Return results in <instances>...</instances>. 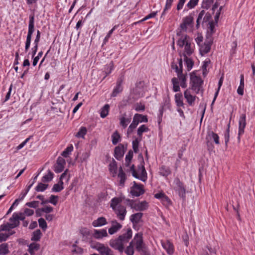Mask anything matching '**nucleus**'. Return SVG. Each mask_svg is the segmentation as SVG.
Segmentation results:
<instances>
[{
    "mask_svg": "<svg viewBox=\"0 0 255 255\" xmlns=\"http://www.w3.org/2000/svg\"><path fill=\"white\" fill-rule=\"evenodd\" d=\"M132 235V230L130 228H128L126 233L119 236L115 239H112L110 241L109 244L111 247L115 250L123 253L124 250L125 244L128 242L131 238Z\"/></svg>",
    "mask_w": 255,
    "mask_h": 255,
    "instance_id": "f257e3e1",
    "label": "nucleus"
},
{
    "mask_svg": "<svg viewBox=\"0 0 255 255\" xmlns=\"http://www.w3.org/2000/svg\"><path fill=\"white\" fill-rule=\"evenodd\" d=\"M122 196L113 198L110 203V207L113 210L120 220L123 221L127 214L126 208L120 204L124 200Z\"/></svg>",
    "mask_w": 255,
    "mask_h": 255,
    "instance_id": "f03ea898",
    "label": "nucleus"
},
{
    "mask_svg": "<svg viewBox=\"0 0 255 255\" xmlns=\"http://www.w3.org/2000/svg\"><path fill=\"white\" fill-rule=\"evenodd\" d=\"M144 161L142 159L141 163L138 165L137 169L135 170L134 165L130 167V171H131L132 175L135 178L140 179V180L145 182L147 180V173L144 166Z\"/></svg>",
    "mask_w": 255,
    "mask_h": 255,
    "instance_id": "7ed1b4c3",
    "label": "nucleus"
},
{
    "mask_svg": "<svg viewBox=\"0 0 255 255\" xmlns=\"http://www.w3.org/2000/svg\"><path fill=\"white\" fill-rule=\"evenodd\" d=\"M190 76L192 89L198 94L202 88L203 81L200 77L197 76L194 72L191 73Z\"/></svg>",
    "mask_w": 255,
    "mask_h": 255,
    "instance_id": "20e7f679",
    "label": "nucleus"
},
{
    "mask_svg": "<svg viewBox=\"0 0 255 255\" xmlns=\"http://www.w3.org/2000/svg\"><path fill=\"white\" fill-rule=\"evenodd\" d=\"M34 31V14L30 15L28 24V30L26 37L25 46V51L26 52L29 49L30 45L32 34Z\"/></svg>",
    "mask_w": 255,
    "mask_h": 255,
    "instance_id": "39448f33",
    "label": "nucleus"
},
{
    "mask_svg": "<svg viewBox=\"0 0 255 255\" xmlns=\"http://www.w3.org/2000/svg\"><path fill=\"white\" fill-rule=\"evenodd\" d=\"M91 248L98 251L101 255H114V252L108 246L105 245L97 243L91 245Z\"/></svg>",
    "mask_w": 255,
    "mask_h": 255,
    "instance_id": "423d86ee",
    "label": "nucleus"
},
{
    "mask_svg": "<svg viewBox=\"0 0 255 255\" xmlns=\"http://www.w3.org/2000/svg\"><path fill=\"white\" fill-rule=\"evenodd\" d=\"M132 241H133V245H135V249L138 252H144L145 246L143 243L142 233H139L136 234Z\"/></svg>",
    "mask_w": 255,
    "mask_h": 255,
    "instance_id": "0eeeda50",
    "label": "nucleus"
},
{
    "mask_svg": "<svg viewBox=\"0 0 255 255\" xmlns=\"http://www.w3.org/2000/svg\"><path fill=\"white\" fill-rule=\"evenodd\" d=\"M174 183L175 184V190L178 192L179 195L180 197L184 198L185 197L186 190L183 183L178 178L175 179Z\"/></svg>",
    "mask_w": 255,
    "mask_h": 255,
    "instance_id": "6e6552de",
    "label": "nucleus"
},
{
    "mask_svg": "<svg viewBox=\"0 0 255 255\" xmlns=\"http://www.w3.org/2000/svg\"><path fill=\"white\" fill-rule=\"evenodd\" d=\"M127 149V145L125 146L123 144H119L115 148L114 156L118 160H120L123 157L124 153Z\"/></svg>",
    "mask_w": 255,
    "mask_h": 255,
    "instance_id": "1a4fd4ad",
    "label": "nucleus"
},
{
    "mask_svg": "<svg viewBox=\"0 0 255 255\" xmlns=\"http://www.w3.org/2000/svg\"><path fill=\"white\" fill-rule=\"evenodd\" d=\"M143 185H138L135 182H133V186L131 187L130 193L133 196L138 197L144 193Z\"/></svg>",
    "mask_w": 255,
    "mask_h": 255,
    "instance_id": "9d476101",
    "label": "nucleus"
},
{
    "mask_svg": "<svg viewBox=\"0 0 255 255\" xmlns=\"http://www.w3.org/2000/svg\"><path fill=\"white\" fill-rule=\"evenodd\" d=\"M239 125L238 139H240L241 135L244 132V129L246 126V116L245 114L241 115Z\"/></svg>",
    "mask_w": 255,
    "mask_h": 255,
    "instance_id": "9b49d317",
    "label": "nucleus"
},
{
    "mask_svg": "<svg viewBox=\"0 0 255 255\" xmlns=\"http://www.w3.org/2000/svg\"><path fill=\"white\" fill-rule=\"evenodd\" d=\"M213 43V38L207 39L206 40L203 45L200 48V52L203 56L208 53L211 49V46Z\"/></svg>",
    "mask_w": 255,
    "mask_h": 255,
    "instance_id": "f8f14e48",
    "label": "nucleus"
},
{
    "mask_svg": "<svg viewBox=\"0 0 255 255\" xmlns=\"http://www.w3.org/2000/svg\"><path fill=\"white\" fill-rule=\"evenodd\" d=\"M161 243L162 247L166 250L168 255H171L174 253V248L173 245L169 240L165 241H161Z\"/></svg>",
    "mask_w": 255,
    "mask_h": 255,
    "instance_id": "ddd939ff",
    "label": "nucleus"
},
{
    "mask_svg": "<svg viewBox=\"0 0 255 255\" xmlns=\"http://www.w3.org/2000/svg\"><path fill=\"white\" fill-rule=\"evenodd\" d=\"M123 81V78L120 77L119 79H118L117 82V85L115 89H114L112 94L111 97H116L118 94L121 93L123 91V87L122 86V84Z\"/></svg>",
    "mask_w": 255,
    "mask_h": 255,
    "instance_id": "4468645a",
    "label": "nucleus"
},
{
    "mask_svg": "<svg viewBox=\"0 0 255 255\" xmlns=\"http://www.w3.org/2000/svg\"><path fill=\"white\" fill-rule=\"evenodd\" d=\"M193 19V17L191 15L186 16L183 19V22L180 24L181 29L186 31L187 26L192 24Z\"/></svg>",
    "mask_w": 255,
    "mask_h": 255,
    "instance_id": "2eb2a0df",
    "label": "nucleus"
},
{
    "mask_svg": "<svg viewBox=\"0 0 255 255\" xmlns=\"http://www.w3.org/2000/svg\"><path fill=\"white\" fill-rule=\"evenodd\" d=\"M65 164V160L62 157H58L57 160L56 165L54 168L55 172L56 173H60L62 172L64 169Z\"/></svg>",
    "mask_w": 255,
    "mask_h": 255,
    "instance_id": "dca6fc26",
    "label": "nucleus"
},
{
    "mask_svg": "<svg viewBox=\"0 0 255 255\" xmlns=\"http://www.w3.org/2000/svg\"><path fill=\"white\" fill-rule=\"evenodd\" d=\"M111 223L112 227L109 229V233L110 235H113L122 228V225L116 220H113Z\"/></svg>",
    "mask_w": 255,
    "mask_h": 255,
    "instance_id": "f3484780",
    "label": "nucleus"
},
{
    "mask_svg": "<svg viewBox=\"0 0 255 255\" xmlns=\"http://www.w3.org/2000/svg\"><path fill=\"white\" fill-rule=\"evenodd\" d=\"M92 236L96 239H101L103 237L108 236V233L106 230H94Z\"/></svg>",
    "mask_w": 255,
    "mask_h": 255,
    "instance_id": "a211bd4d",
    "label": "nucleus"
},
{
    "mask_svg": "<svg viewBox=\"0 0 255 255\" xmlns=\"http://www.w3.org/2000/svg\"><path fill=\"white\" fill-rule=\"evenodd\" d=\"M184 95L189 105H192L195 101L196 96L192 95L188 89L185 90Z\"/></svg>",
    "mask_w": 255,
    "mask_h": 255,
    "instance_id": "6ab92c4d",
    "label": "nucleus"
},
{
    "mask_svg": "<svg viewBox=\"0 0 255 255\" xmlns=\"http://www.w3.org/2000/svg\"><path fill=\"white\" fill-rule=\"evenodd\" d=\"M159 170V174L164 177H167L171 173L169 167L164 165L160 167Z\"/></svg>",
    "mask_w": 255,
    "mask_h": 255,
    "instance_id": "aec40b11",
    "label": "nucleus"
},
{
    "mask_svg": "<svg viewBox=\"0 0 255 255\" xmlns=\"http://www.w3.org/2000/svg\"><path fill=\"white\" fill-rule=\"evenodd\" d=\"M107 224V220L105 217H99L92 222V225L94 227H101L106 225Z\"/></svg>",
    "mask_w": 255,
    "mask_h": 255,
    "instance_id": "412c9836",
    "label": "nucleus"
},
{
    "mask_svg": "<svg viewBox=\"0 0 255 255\" xmlns=\"http://www.w3.org/2000/svg\"><path fill=\"white\" fill-rule=\"evenodd\" d=\"M190 40L189 37L187 35H182L177 41V44L180 47H183L184 45H185L187 42H188Z\"/></svg>",
    "mask_w": 255,
    "mask_h": 255,
    "instance_id": "4be33fe9",
    "label": "nucleus"
},
{
    "mask_svg": "<svg viewBox=\"0 0 255 255\" xmlns=\"http://www.w3.org/2000/svg\"><path fill=\"white\" fill-rule=\"evenodd\" d=\"M143 214L142 213H137L132 214L130 216V220L133 224L138 223L142 217Z\"/></svg>",
    "mask_w": 255,
    "mask_h": 255,
    "instance_id": "5701e85b",
    "label": "nucleus"
},
{
    "mask_svg": "<svg viewBox=\"0 0 255 255\" xmlns=\"http://www.w3.org/2000/svg\"><path fill=\"white\" fill-rule=\"evenodd\" d=\"M118 176L120 179V185L122 186H124L125 182L126 180V174L123 171L122 167H120L119 168V172Z\"/></svg>",
    "mask_w": 255,
    "mask_h": 255,
    "instance_id": "b1692460",
    "label": "nucleus"
},
{
    "mask_svg": "<svg viewBox=\"0 0 255 255\" xmlns=\"http://www.w3.org/2000/svg\"><path fill=\"white\" fill-rule=\"evenodd\" d=\"M184 60L185 62L187 69L189 71L193 67L194 61L191 58H188L185 54L184 55Z\"/></svg>",
    "mask_w": 255,
    "mask_h": 255,
    "instance_id": "393cba45",
    "label": "nucleus"
},
{
    "mask_svg": "<svg viewBox=\"0 0 255 255\" xmlns=\"http://www.w3.org/2000/svg\"><path fill=\"white\" fill-rule=\"evenodd\" d=\"M208 31L207 32V39L212 38V35L215 33V26L213 21L208 23Z\"/></svg>",
    "mask_w": 255,
    "mask_h": 255,
    "instance_id": "a878e982",
    "label": "nucleus"
},
{
    "mask_svg": "<svg viewBox=\"0 0 255 255\" xmlns=\"http://www.w3.org/2000/svg\"><path fill=\"white\" fill-rule=\"evenodd\" d=\"M147 208V203L145 201L135 203L134 209L136 211H144Z\"/></svg>",
    "mask_w": 255,
    "mask_h": 255,
    "instance_id": "bb28decb",
    "label": "nucleus"
},
{
    "mask_svg": "<svg viewBox=\"0 0 255 255\" xmlns=\"http://www.w3.org/2000/svg\"><path fill=\"white\" fill-rule=\"evenodd\" d=\"M16 225L10 223H6V224H2L0 226L1 230L2 231H9L10 229L16 228Z\"/></svg>",
    "mask_w": 255,
    "mask_h": 255,
    "instance_id": "cd10ccee",
    "label": "nucleus"
},
{
    "mask_svg": "<svg viewBox=\"0 0 255 255\" xmlns=\"http://www.w3.org/2000/svg\"><path fill=\"white\" fill-rule=\"evenodd\" d=\"M178 78L181 80L180 86L183 88H185L187 87L186 84V75L183 74V73L181 74V72L180 73H178Z\"/></svg>",
    "mask_w": 255,
    "mask_h": 255,
    "instance_id": "c85d7f7f",
    "label": "nucleus"
},
{
    "mask_svg": "<svg viewBox=\"0 0 255 255\" xmlns=\"http://www.w3.org/2000/svg\"><path fill=\"white\" fill-rule=\"evenodd\" d=\"M175 100L176 104V105L180 107H183L184 105V103L183 102V98L182 95L180 93L176 94L175 95Z\"/></svg>",
    "mask_w": 255,
    "mask_h": 255,
    "instance_id": "c756f323",
    "label": "nucleus"
},
{
    "mask_svg": "<svg viewBox=\"0 0 255 255\" xmlns=\"http://www.w3.org/2000/svg\"><path fill=\"white\" fill-rule=\"evenodd\" d=\"M112 143L116 145L121 140V136L118 131H115L112 135Z\"/></svg>",
    "mask_w": 255,
    "mask_h": 255,
    "instance_id": "7c9ffc66",
    "label": "nucleus"
},
{
    "mask_svg": "<svg viewBox=\"0 0 255 255\" xmlns=\"http://www.w3.org/2000/svg\"><path fill=\"white\" fill-rule=\"evenodd\" d=\"M110 106L106 104L101 110L100 116L102 118H104L107 116L109 114Z\"/></svg>",
    "mask_w": 255,
    "mask_h": 255,
    "instance_id": "2f4dec72",
    "label": "nucleus"
},
{
    "mask_svg": "<svg viewBox=\"0 0 255 255\" xmlns=\"http://www.w3.org/2000/svg\"><path fill=\"white\" fill-rule=\"evenodd\" d=\"M41 236V231L39 229H37L33 233L31 239L33 241H38L40 239Z\"/></svg>",
    "mask_w": 255,
    "mask_h": 255,
    "instance_id": "473e14b6",
    "label": "nucleus"
},
{
    "mask_svg": "<svg viewBox=\"0 0 255 255\" xmlns=\"http://www.w3.org/2000/svg\"><path fill=\"white\" fill-rule=\"evenodd\" d=\"M63 182L62 180H60L59 183L55 184L53 185L52 189L53 192H59L61 191L63 188Z\"/></svg>",
    "mask_w": 255,
    "mask_h": 255,
    "instance_id": "72a5a7b5",
    "label": "nucleus"
},
{
    "mask_svg": "<svg viewBox=\"0 0 255 255\" xmlns=\"http://www.w3.org/2000/svg\"><path fill=\"white\" fill-rule=\"evenodd\" d=\"M133 241H131L128 246L127 247L125 250V253L127 255H133L134 249H133Z\"/></svg>",
    "mask_w": 255,
    "mask_h": 255,
    "instance_id": "f704fd0d",
    "label": "nucleus"
},
{
    "mask_svg": "<svg viewBox=\"0 0 255 255\" xmlns=\"http://www.w3.org/2000/svg\"><path fill=\"white\" fill-rule=\"evenodd\" d=\"M223 80H224V76H223V75L221 76V77L220 78L219 81V82H218V88L217 89V91L216 92L215 94V95H214V99L212 101V105L214 104L216 98H217V97L218 96V94H219V90L220 89V88L222 86V84H223Z\"/></svg>",
    "mask_w": 255,
    "mask_h": 255,
    "instance_id": "c9c22d12",
    "label": "nucleus"
},
{
    "mask_svg": "<svg viewBox=\"0 0 255 255\" xmlns=\"http://www.w3.org/2000/svg\"><path fill=\"white\" fill-rule=\"evenodd\" d=\"M9 253L8 245L3 243L0 245V255H5Z\"/></svg>",
    "mask_w": 255,
    "mask_h": 255,
    "instance_id": "e433bc0d",
    "label": "nucleus"
},
{
    "mask_svg": "<svg viewBox=\"0 0 255 255\" xmlns=\"http://www.w3.org/2000/svg\"><path fill=\"white\" fill-rule=\"evenodd\" d=\"M53 178V173L50 170L47 174L45 175L42 178V181L43 182H48L52 180Z\"/></svg>",
    "mask_w": 255,
    "mask_h": 255,
    "instance_id": "4c0bfd02",
    "label": "nucleus"
},
{
    "mask_svg": "<svg viewBox=\"0 0 255 255\" xmlns=\"http://www.w3.org/2000/svg\"><path fill=\"white\" fill-rule=\"evenodd\" d=\"M134 116L139 123L142 122L147 123L148 122V119L146 116L139 114H135Z\"/></svg>",
    "mask_w": 255,
    "mask_h": 255,
    "instance_id": "58836bf2",
    "label": "nucleus"
},
{
    "mask_svg": "<svg viewBox=\"0 0 255 255\" xmlns=\"http://www.w3.org/2000/svg\"><path fill=\"white\" fill-rule=\"evenodd\" d=\"M109 170L114 174L113 176H114L115 174H116L117 172V164L116 161L114 159L109 165Z\"/></svg>",
    "mask_w": 255,
    "mask_h": 255,
    "instance_id": "ea45409f",
    "label": "nucleus"
},
{
    "mask_svg": "<svg viewBox=\"0 0 255 255\" xmlns=\"http://www.w3.org/2000/svg\"><path fill=\"white\" fill-rule=\"evenodd\" d=\"M172 83L173 84V90L174 92H178L180 91V87L179 86L178 79L177 78H173L172 79Z\"/></svg>",
    "mask_w": 255,
    "mask_h": 255,
    "instance_id": "a19ab883",
    "label": "nucleus"
},
{
    "mask_svg": "<svg viewBox=\"0 0 255 255\" xmlns=\"http://www.w3.org/2000/svg\"><path fill=\"white\" fill-rule=\"evenodd\" d=\"M18 216L16 213H14L11 217L10 218L9 221L10 223L15 224L16 225V227H18L19 225L20 222L18 221Z\"/></svg>",
    "mask_w": 255,
    "mask_h": 255,
    "instance_id": "79ce46f5",
    "label": "nucleus"
},
{
    "mask_svg": "<svg viewBox=\"0 0 255 255\" xmlns=\"http://www.w3.org/2000/svg\"><path fill=\"white\" fill-rule=\"evenodd\" d=\"M208 136L212 137L216 144H219V137L217 134L214 132L213 131H209L208 132Z\"/></svg>",
    "mask_w": 255,
    "mask_h": 255,
    "instance_id": "37998d69",
    "label": "nucleus"
},
{
    "mask_svg": "<svg viewBox=\"0 0 255 255\" xmlns=\"http://www.w3.org/2000/svg\"><path fill=\"white\" fill-rule=\"evenodd\" d=\"M149 130L148 128L144 125H142L140 126L137 129V135L141 137L142 135L143 132H147Z\"/></svg>",
    "mask_w": 255,
    "mask_h": 255,
    "instance_id": "c03bdc74",
    "label": "nucleus"
},
{
    "mask_svg": "<svg viewBox=\"0 0 255 255\" xmlns=\"http://www.w3.org/2000/svg\"><path fill=\"white\" fill-rule=\"evenodd\" d=\"M133 157V152L131 150H130L128 154L126 155L125 160H126V165L127 166H128L130 163V161Z\"/></svg>",
    "mask_w": 255,
    "mask_h": 255,
    "instance_id": "a18cd8bd",
    "label": "nucleus"
},
{
    "mask_svg": "<svg viewBox=\"0 0 255 255\" xmlns=\"http://www.w3.org/2000/svg\"><path fill=\"white\" fill-rule=\"evenodd\" d=\"M130 119L122 117L120 118V125L125 128L128 125L130 122Z\"/></svg>",
    "mask_w": 255,
    "mask_h": 255,
    "instance_id": "49530a36",
    "label": "nucleus"
},
{
    "mask_svg": "<svg viewBox=\"0 0 255 255\" xmlns=\"http://www.w3.org/2000/svg\"><path fill=\"white\" fill-rule=\"evenodd\" d=\"M87 128L85 127H81L79 131L76 133V136L77 137L84 138V135L87 133Z\"/></svg>",
    "mask_w": 255,
    "mask_h": 255,
    "instance_id": "de8ad7c7",
    "label": "nucleus"
},
{
    "mask_svg": "<svg viewBox=\"0 0 255 255\" xmlns=\"http://www.w3.org/2000/svg\"><path fill=\"white\" fill-rule=\"evenodd\" d=\"M185 51L186 53L188 55L192 54L193 52V50L191 48L190 40L188 42H187L185 45Z\"/></svg>",
    "mask_w": 255,
    "mask_h": 255,
    "instance_id": "09e8293b",
    "label": "nucleus"
},
{
    "mask_svg": "<svg viewBox=\"0 0 255 255\" xmlns=\"http://www.w3.org/2000/svg\"><path fill=\"white\" fill-rule=\"evenodd\" d=\"M205 14V11L204 10H202L199 13V14L198 16L197 19V21H196V23H196V27L197 28H198L200 23L201 22L202 23V21L203 20V16Z\"/></svg>",
    "mask_w": 255,
    "mask_h": 255,
    "instance_id": "8fccbe9b",
    "label": "nucleus"
},
{
    "mask_svg": "<svg viewBox=\"0 0 255 255\" xmlns=\"http://www.w3.org/2000/svg\"><path fill=\"white\" fill-rule=\"evenodd\" d=\"M73 146L72 144L68 146L62 153L61 155L64 157H67L70 152L73 150Z\"/></svg>",
    "mask_w": 255,
    "mask_h": 255,
    "instance_id": "3c124183",
    "label": "nucleus"
},
{
    "mask_svg": "<svg viewBox=\"0 0 255 255\" xmlns=\"http://www.w3.org/2000/svg\"><path fill=\"white\" fill-rule=\"evenodd\" d=\"M48 184H45L39 183L35 188V190L37 192H43L47 189Z\"/></svg>",
    "mask_w": 255,
    "mask_h": 255,
    "instance_id": "603ef678",
    "label": "nucleus"
},
{
    "mask_svg": "<svg viewBox=\"0 0 255 255\" xmlns=\"http://www.w3.org/2000/svg\"><path fill=\"white\" fill-rule=\"evenodd\" d=\"M38 221L39 227L42 230L45 231L47 227V223H46V221H45V220L42 218H40L38 219Z\"/></svg>",
    "mask_w": 255,
    "mask_h": 255,
    "instance_id": "864d4df0",
    "label": "nucleus"
},
{
    "mask_svg": "<svg viewBox=\"0 0 255 255\" xmlns=\"http://www.w3.org/2000/svg\"><path fill=\"white\" fill-rule=\"evenodd\" d=\"M173 1V0H166V4L164 8V10L162 13L161 16H162L165 14V12L167 10H168L170 8Z\"/></svg>",
    "mask_w": 255,
    "mask_h": 255,
    "instance_id": "5fc2aeb1",
    "label": "nucleus"
},
{
    "mask_svg": "<svg viewBox=\"0 0 255 255\" xmlns=\"http://www.w3.org/2000/svg\"><path fill=\"white\" fill-rule=\"evenodd\" d=\"M210 63V60L209 59L206 60L204 62V64L202 67V70H203V75L205 76L206 75V74L208 73V71L207 70V67L209 65V64Z\"/></svg>",
    "mask_w": 255,
    "mask_h": 255,
    "instance_id": "6e6d98bb",
    "label": "nucleus"
},
{
    "mask_svg": "<svg viewBox=\"0 0 255 255\" xmlns=\"http://www.w3.org/2000/svg\"><path fill=\"white\" fill-rule=\"evenodd\" d=\"M161 202H162L163 205H164L166 207H168V206H169L171 204V201H170V200L165 195L162 198V199L161 200Z\"/></svg>",
    "mask_w": 255,
    "mask_h": 255,
    "instance_id": "4d7b16f0",
    "label": "nucleus"
},
{
    "mask_svg": "<svg viewBox=\"0 0 255 255\" xmlns=\"http://www.w3.org/2000/svg\"><path fill=\"white\" fill-rule=\"evenodd\" d=\"M132 148L135 153H137L138 151V144H139V141L136 138L135 140L132 141Z\"/></svg>",
    "mask_w": 255,
    "mask_h": 255,
    "instance_id": "13d9d810",
    "label": "nucleus"
},
{
    "mask_svg": "<svg viewBox=\"0 0 255 255\" xmlns=\"http://www.w3.org/2000/svg\"><path fill=\"white\" fill-rule=\"evenodd\" d=\"M58 197L54 195H51L49 198L48 202L54 205H56L58 202Z\"/></svg>",
    "mask_w": 255,
    "mask_h": 255,
    "instance_id": "bf43d9fd",
    "label": "nucleus"
},
{
    "mask_svg": "<svg viewBox=\"0 0 255 255\" xmlns=\"http://www.w3.org/2000/svg\"><path fill=\"white\" fill-rule=\"evenodd\" d=\"M212 16L211 14L209 12H206L204 15L203 16V20L202 21V23H206L207 22H210V20L211 19Z\"/></svg>",
    "mask_w": 255,
    "mask_h": 255,
    "instance_id": "052dcab7",
    "label": "nucleus"
},
{
    "mask_svg": "<svg viewBox=\"0 0 255 255\" xmlns=\"http://www.w3.org/2000/svg\"><path fill=\"white\" fill-rule=\"evenodd\" d=\"M198 1L199 0H190L187 6L190 9L193 8L198 4Z\"/></svg>",
    "mask_w": 255,
    "mask_h": 255,
    "instance_id": "680f3d73",
    "label": "nucleus"
},
{
    "mask_svg": "<svg viewBox=\"0 0 255 255\" xmlns=\"http://www.w3.org/2000/svg\"><path fill=\"white\" fill-rule=\"evenodd\" d=\"M119 26V25H115L112 29H111L108 33L107 34V36L105 37L104 39L105 43L107 42L109 40V38L111 37L112 34L113 33V31Z\"/></svg>",
    "mask_w": 255,
    "mask_h": 255,
    "instance_id": "e2e57ef3",
    "label": "nucleus"
},
{
    "mask_svg": "<svg viewBox=\"0 0 255 255\" xmlns=\"http://www.w3.org/2000/svg\"><path fill=\"white\" fill-rule=\"evenodd\" d=\"M39 202L38 201H32L30 202H27L26 203V205L30 208H36L38 206Z\"/></svg>",
    "mask_w": 255,
    "mask_h": 255,
    "instance_id": "0e129e2a",
    "label": "nucleus"
},
{
    "mask_svg": "<svg viewBox=\"0 0 255 255\" xmlns=\"http://www.w3.org/2000/svg\"><path fill=\"white\" fill-rule=\"evenodd\" d=\"M145 109V106L141 103H137L135 105V110L136 111H143Z\"/></svg>",
    "mask_w": 255,
    "mask_h": 255,
    "instance_id": "69168bd1",
    "label": "nucleus"
},
{
    "mask_svg": "<svg viewBox=\"0 0 255 255\" xmlns=\"http://www.w3.org/2000/svg\"><path fill=\"white\" fill-rule=\"evenodd\" d=\"M40 210L44 213H49L53 211V209L51 206H46L41 208Z\"/></svg>",
    "mask_w": 255,
    "mask_h": 255,
    "instance_id": "338daca9",
    "label": "nucleus"
},
{
    "mask_svg": "<svg viewBox=\"0 0 255 255\" xmlns=\"http://www.w3.org/2000/svg\"><path fill=\"white\" fill-rule=\"evenodd\" d=\"M171 67L173 69L175 70V72L177 73V76H178V73L179 74L181 72V74L183 73V69H179L178 66L174 63H172L171 65Z\"/></svg>",
    "mask_w": 255,
    "mask_h": 255,
    "instance_id": "774afa93",
    "label": "nucleus"
}]
</instances>
